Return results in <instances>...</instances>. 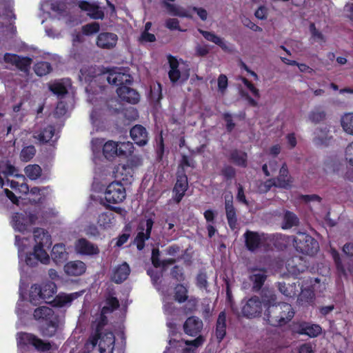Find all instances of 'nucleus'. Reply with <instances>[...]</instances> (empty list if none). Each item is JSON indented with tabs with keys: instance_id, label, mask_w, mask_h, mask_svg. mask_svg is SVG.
Here are the masks:
<instances>
[{
	"instance_id": "obj_41",
	"label": "nucleus",
	"mask_w": 353,
	"mask_h": 353,
	"mask_svg": "<svg viewBox=\"0 0 353 353\" xmlns=\"http://www.w3.org/2000/svg\"><path fill=\"white\" fill-rule=\"evenodd\" d=\"M276 295L273 290H264L262 291L261 301L265 310L270 305L276 304Z\"/></svg>"
},
{
	"instance_id": "obj_28",
	"label": "nucleus",
	"mask_w": 353,
	"mask_h": 353,
	"mask_svg": "<svg viewBox=\"0 0 353 353\" xmlns=\"http://www.w3.org/2000/svg\"><path fill=\"white\" fill-rule=\"evenodd\" d=\"M115 342L114 335L112 332L105 330L101 334L98 345L101 353H104L108 348H113Z\"/></svg>"
},
{
	"instance_id": "obj_43",
	"label": "nucleus",
	"mask_w": 353,
	"mask_h": 353,
	"mask_svg": "<svg viewBox=\"0 0 353 353\" xmlns=\"http://www.w3.org/2000/svg\"><path fill=\"white\" fill-rule=\"evenodd\" d=\"M163 7L165 8L168 13L173 16H177L180 17H188V14L184 10H183L179 6L174 4L170 3L165 0H163L161 3Z\"/></svg>"
},
{
	"instance_id": "obj_32",
	"label": "nucleus",
	"mask_w": 353,
	"mask_h": 353,
	"mask_svg": "<svg viewBox=\"0 0 353 353\" xmlns=\"http://www.w3.org/2000/svg\"><path fill=\"white\" fill-rule=\"evenodd\" d=\"M228 160L233 163L234 165L241 167L246 168L248 165V155L247 153L241 150L234 149L232 150L228 157Z\"/></svg>"
},
{
	"instance_id": "obj_56",
	"label": "nucleus",
	"mask_w": 353,
	"mask_h": 353,
	"mask_svg": "<svg viewBox=\"0 0 353 353\" xmlns=\"http://www.w3.org/2000/svg\"><path fill=\"white\" fill-rule=\"evenodd\" d=\"M326 113L324 110L316 108L309 114L310 120L314 123H318L325 119Z\"/></svg>"
},
{
	"instance_id": "obj_31",
	"label": "nucleus",
	"mask_w": 353,
	"mask_h": 353,
	"mask_svg": "<svg viewBox=\"0 0 353 353\" xmlns=\"http://www.w3.org/2000/svg\"><path fill=\"white\" fill-rule=\"evenodd\" d=\"M252 271L257 272L251 274L250 276V280L252 282L253 289L254 290H259L267 279V271L265 268H253Z\"/></svg>"
},
{
	"instance_id": "obj_48",
	"label": "nucleus",
	"mask_w": 353,
	"mask_h": 353,
	"mask_svg": "<svg viewBox=\"0 0 353 353\" xmlns=\"http://www.w3.org/2000/svg\"><path fill=\"white\" fill-rule=\"evenodd\" d=\"M278 289L282 294L287 297L292 298L296 295L297 290L295 285H287L285 282H279Z\"/></svg>"
},
{
	"instance_id": "obj_8",
	"label": "nucleus",
	"mask_w": 353,
	"mask_h": 353,
	"mask_svg": "<svg viewBox=\"0 0 353 353\" xmlns=\"http://www.w3.org/2000/svg\"><path fill=\"white\" fill-rule=\"evenodd\" d=\"M107 314L108 313L101 310L99 316L92 322V326L94 327V331L89 336L88 341L94 347L97 345L99 339L101 337V332L103 330L104 327L108 323V319L106 316Z\"/></svg>"
},
{
	"instance_id": "obj_62",
	"label": "nucleus",
	"mask_w": 353,
	"mask_h": 353,
	"mask_svg": "<svg viewBox=\"0 0 353 353\" xmlns=\"http://www.w3.org/2000/svg\"><path fill=\"white\" fill-rule=\"evenodd\" d=\"M310 30L314 40L322 42L325 41L324 35L316 28L314 23H312L310 25Z\"/></svg>"
},
{
	"instance_id": "obj_15",
	"label": "nucleus",
	"mask_w": 353,
	"mask_h": 353,
	"mask_svg": "<svg viewBox=\"0 0 353 353\" xmlns=\"http://www.w3.org/2000/svg\"><path fill=\"white\" fill-rule=\"evenodd\" d=\"M75 250L82 255L92 256L99 253L98 246L85 238L78 239L75 243Z\"/></svg>"
},
{
	"instance_id": "obj_11",
	"label": "nucleus",
	"mask_w": 353,
	"mask_h": 353,
	"mask_svg": "<svg viewBox=\"0 0 353 353\" xmlns=\"http://www.w3.org/2000/svg\"><path fill=\"white\" fill-rule=\"evenodd\" d=\"M106 73H101L96 65H84L80 70V78L90 85L93 81L105 79Z\"/></svg>"
},
{
	"instance_id": "obj_4",
	"label": "nucleus",
	"mask_w": 353,
	"mask_h": 353,
	"mask_svg": "<svg viewBox=\"0 0 353 353\" xmlns=\"http://www.w3.org/2000/svg\"><path fill=\"white\" fill-rule=\"evenodd\" d=\"M125 198L126 190L121 182L113 181L107 186L105 192V199L108 203H120Z\"/></svg>"
},
{
	"instance_id": "obj_44",
	"label": "nucleus",
	"mask_w": 353,
	"mask_h": 353,
	"mask_svg": "<svg viewBox=\"0 0 353 353\" xmlns=\"http://www.w3.org/2000/svg\"><path fill=\"white\" fill-rule=\"evenodd\" d=\"M55 129L53 125H48L40 131L36 138L41 143H46L49 142L53 137Z\"/></svg>"
},
{
	"instance_id": "obj_50",
	"label": "nucleus",
	"mask_w": 353,
	"mask_h": 353,
	"mask_svg": "<svg viewBox=\"0 0 353 353\" xmlns=\"http://www.w3.org/2000/svg\"><path fill=\"white\" fill-rule=\"evenodd\" d=\"M114 219V214L110 212H103L99 215L97 223L103 228H110Z\"/></svg>"
},
{
	"instance_id": "obj_23",
	"label": "nucleus",
	"mask_w": 353,
	"mask_h": 353,
	"mask_svg": "<svg viewBox=\"0 0 353 353\" xmlns=\"http://www.w3.org/2000/svg\"><path fill=\"white\" fill-rule=\"evenodd\" d=\"M34 240L36 243L34 248L44 249L51 244V237L48 232L43 228H37L33 231Z\"/></svg>"
},
{
	"instance_id": "obj_59",
	"label": "nucleus",
	"mask_w": 353,
	"mask_h": 353,
	"mask_svg": "<svg viewBox=\"0 0 353 353\" xmlns=\"http://www.w3.org/2000/svg\"><path fill=\"white\" fill-rule=\"evenodd\" d=\"M221 174L226 181H231L236 176V170L230 165H225L221 170Z\"/></svg>"
},
{
	"instance_id": "obj_27",
	"label": "nucleus",
	"mask_w": 353,
	"mask_h": 353,
	"mask_svg": "<svg viewBox=\"0 0 353 353\" xmlns=\"http://www.w3.org/2000/svg\"><path fill=\"white\" fill-rule=\"evenodd\" d=\"M277 182V188L290 189L292 186V177L289 175L288 168L285 163H284L279 170V176L275 178Z\"/></svg>"
},
{
	"instance_id": "obj_16",
	"label": "nucleus",
	"mask_w": 353,
	"mask_h": 353,
	"mask_svg": "<svg viewBox=\"0 0 353 353\" xmlns=\"http://www.w3.org/2000/svg\"><path fill=\"white\" fill-rule=\"evenodd\" d=\"M130 134L134 143L139 146H144L148 142V132L146 128L140 124L134 125L130 129Z\"/></svg>"
},
{
	"instance_id": "obj_37",
	"label": "nucleus",
	"mask_w": 353,
	"mask_h": 353,
	"mask_svg": "<svg viewBox=\"0 0 353 353\" xmlns=\"http://www.w3.org/2000/svg\"><path fill=\"white\" fill-rule=\"evenodd\" d=\"M41 292V301L48 300L53 297L57 293V285L52 281H48L40 285Z\"/></svg>"
},
{
	"instance_id": "obj_18",
	"label": "nucleus",
	"mask_w": 353,
	"mask_h": 353,
	"mask_svg": "<svg viewBox=\"0 0 353 353\" xmlns=\"http://www.w3.org/2000/svg\"><path fill=\"white\" fill-rule=\"evenodd\" d=\"M78 6L81 10L87 12L88 15L93 19H102L104 17L103 12L94 3L82 0L79 2Z\"/></svg>"
},
{
	"instance_id": "obj_6",
	"label": "nucleus",
	"mask_w": 353,
	"mask_h": 353,
	"mask_svg": "<svg viewBox=\"0 0 353 353\" xmlns=\"http://www.w3.org/2000/svg\"><path fill=\"white\" fill-rule=\"evenodd\" d=\"M37 219V215L30 212H15L12 216L14 228L21 232H24L28 227L35 224Z\"/></svg>"
},
{
	"instance_id": "obj_20",
	"label": "nucleus",
	"mask_w": 353,
	"mask_h": 353,
	"mask_svg": "<svg viewBox=\"0 0 353 353\" xmlns=\"http://www.w3.org/2000/svg\"><path fill=\"white\" fill-rule=\"evenodd\" d=\"M225 209L229 227L232 230L236 229L237 227V216L236 209L233 205V196L232 195L229 198H225Z\"/></svg>"
},
{
	"instance_id": "obj_40",
	"label": "nucleus",
	"mask_w": 353,
	"mask_h": 353,
	"mask_svg": "<svg viewBox=\"0 0 353 353\" xmlns=\"http://www.w3.org/2000/svg\"><path fill=\"white\" fill-rule=\"evenodd\" d=\"M299 219L298 216L292 212L286 210L283 215L281 228L283 230H288L294 226L298 225Z\"/></svg>"
},
{
	"instance_id": "obj_46",
	"label": "nucleus",
	"mask_w": 353,
	"mask_h": 353,
	"mask_svg": "<svg viewBox=\"0 0 353 353\" xmlns=\"http://www.w3.org/2000/svg\"><path fill=\"white\" fill-rule=\"evenodd\" d=\"M188 290L183 284H177L174 288V298L179 303H183L188 300Z\"/></svg>"
},
{
	"instance_id": "obj_13",
	"label": "nucleus",
	"mask_w": 353,
	"mask_h": 353,
	"mask_svg": "<svg viewBox=\"0 0 353 353\" xmlns=\"http://www.w3.org/2000/svg\"><path fill=\"white\" fill-rule=\"evenodd\" d=\"M50 261L49 256L45 249L34 248L32 252L26 254L25 261L27 265L35 267L40 261L43 264H47Z\"/></svg>"
},
{
	"instance_id": "obj_26",
	"label": "nucleus",
	"mask_w": 353,
	"mask_h": 353,
	"mask_svg": "<svg viewBox=\"0 0 353 353\" xmlns=\"http://www.w3.org/2000/svg\"><path fill=\"white\" fill-rule=\"evenodd\" d=\"M226 313L225 311H221L219 314L215 327V336L219 343L225 338L226 335Z\"/></svg>"
},
{
	"instance_id": "obj_5",
	"label": "nucleus",
	"mask_w": 353,
	"mask_h": 353,
	"mask_svg": "<svg viewBox=\"0 0 353 353\" xmlns=\"http://www.w3.org/2000/svg\"><path fill=\"white\" fill-rule=\"evenodd\" d=\"M292 331L299 335L307 336L310 338H316L322 334L323 329L319 324L308 321H300L292 324Z\"/></svg>"
},
{
	"instance_id": "obj_7",
	"label": "nucleus",
	"mask_w": 353,
	"mask_h": 353,
	"mask_svg": "<svg viewBox=\"0 0 353 353\" xmlns=\"http://www.w3.org/2000/svg\"><path fill=\"white\" fill-rule=\"evenodd\" d=\"M4 61L7 63H10L20 71L24 73L30 72V66L32 63V59L29 57H21L17 54L6 52L3 56Z\"/></svg>"
},
{
	"instance_id": "obj_1",
	"label": "nucleus",
	"mask_w": 353,
	"mask_h": 353,
	"mask_svg": "<svg viewBox=\"0 0 353 353\" xmlns=\"http://www.w3.org/2000/svg\"><path fill=\"white\" fill-rule=\"evenodd\" d=\"M294 316V310L292 306L285 302L270 305L264 312V320L274 327L285 325Z\"/></svg>"
},
{
	"instance_id": "obj_34",
	"label": "nucleus",
	"mask_w": 353,
	"mask_h": 353,
	"mask_svg": "<svg viewBox=\"0 0 353 353\" xmlns=\"http://www.w3.org/2000/svg\"><path fill=\"white\" fill-rule=\"evenodd\" d=\"M33 316L36 320L44 322L57 317L54 314L53 310L47 306H41L36 308L34 311Z\"/></svg>"
},
{
	"instance_id": "obj_12",
	"label": "nucleus",
	"mask_w": 353,
	"mask_h": 353,
	"mask_svg": "<svg viewBox=\"0 0 353 353\" xmlns=\"http://www.w3.org/2000/svg\"><path fill=\"white\" fill-rule=\"evenodd\" d=\"M108 83L118 86H128L132 83L133 79L129 74L110 70L106 74L105 77Z\"/></svg>"
},
{
	"instance_id": "obj_14",
	"label": "nucleus",
	"mask_w": 353,
	"mask_h": 353,
	"mask_svg": "<svg viewBox=\"0 0 353 353\" xmlns=\"http://www.w3.org/2000/svg\"><path fill=\"white\" fill-rule=\"evenodd\" d=\"M203 327V321L197 316L188 317L183 323L184 332L190 336H196L201 332Z\"/></svg>"
},
{
	"instance_id": "obj_21",
	"label": "nucleus",
	"mask_w": 353,
	"mask_h": 353,
	"mask_svg": "<svg viewBox=\"0 0 353 353\" xmlns=\"http://www.w3.org/2000/svg\"><path fill=\"white\" fill-rule=\"evenodd\" d=\"M286 268L290 274L297 277L300 273L303 272L307 267L304 264L301 257H292L286 263Z\"/></svg>"
},
{
	"instance_id": "obj_30",
	"label": "nucleus",
	"mask_w": 353,
	"mask_h": 353,
	"mask_svg": "<svg viewBox=\"0 0 353 353\" xmlns=\"http://www.w3.org/2000/svg\"><path fill=\"white\" fill-rule=\"evenodd\" d=\"M65 273L70 276H80L85 273L86 265L81 261H74L67 263L64 266Z\"/></svg>"
},
{
	"instance_id": "obj_51",
	"label": "nucleus",
	"mask_w": 353,
	"mask_h": 353,
	"mask_svg": "<svg viewBox=\"0 0 353 353\" xmlns=\"http://www.w3.org/2000/svg\"><path fill=\"white\" fill-rule=\"evenodd\" d=\"M341 125L345 132L353 135V112L345 114L342 117Z\"/></svg>"
},
{
	"instance_id": "obj_53",
	"label": "nucleus",
	"mask_w": 353,
	"mask_h": 353,
	"mask_svg": "<svg viewBox=\"0 0 353 353\" xmlns=\"http://www.w3.org/2000/svg\"><path fill=\"white\" fill-rule=\"evenodd\" d=\"M119 307V301L115 296H109L105 299V305H104L101 310L103 311L111 313L113 311L118 309Z\"/></svg>"
},
{
	"instance_id": "obj_61",
	"label": "nucleus",
	"mask_w": 353,
	"mask_h": 353,
	"mask_svg": "<svg viewBox=\"0 0 353 353\" xmlns=\"http://www.w3.org/2000/svg\"><path fill=\"white\" fill-rule=\"evenodd\" d=\"M170 274L177 281L181 282L185 280L183 269L179 265H174L171 270Z\"/></svg>"
},
{
	"instance_id": "obj_3",
	"label": "nucleus",
	"mask_w": 353,
	"mask_h": 353,
	"mask_svg": "<svg viewBox=\"0 0 353 353\" xmlns=\"http://www.w3.org/2000/svg\"><path fill=\"white\" fill-rule=\"evenodd\" d=\"M17 344L21 347L32 346L37 350L41 352L49 351L52 349L50 342L44 341L32 333L19 332L17 334Z\"/></svg>"
},
{
	"instance_id": "obj_47",
	"label": "nucleus",
	"mask_w": 353,
	"mask_h": 353,
	"mask_svg": "<svg viewBox=\"0 0 353 353\" xmlns=\"http://www.w3.org/2000/svg\"><path fill=\"white\" fill-rule=\"evenodd\" d=\"M52 70L51 64L47 61H39L34 65V71L35 74L39 77L49 74Z\"/></svg>"
},
{
	"instance_id": "obj_42",
	"label": "nucleus",
	"mask_w": 353,
	"mask_h": 353,
	"mask_svg": "<svg viewBox=\"0 0 353 353\" xmlns=\"http://www.w3.org/2000/svg\"><path fill=\"white\" fill-rule=\"evenodd\" d=\"M103 154L107 159L118 156V143L113 141L105 142L103 146Z\"/></svg>"
},
{
	"instance_id": "obj_19",
	"label": "nucleus",
	"mask_w": 353,
	"mask_h": 353,
	"mask_svg": "<svg viewBox=\"0 0 353 353\" xmlns=\"http://www.w3.org/2000/svg\"><path fill=\"white\" fill-rule=\"evenodd\" d=\"M118 37L112 32H101L97 39L98 47L103 49H112L117 45Z\"/></svg>"
},
{
	"instance_id": "obj_63",
	"label": "nucleus",
	"mask_w": 353,
	"mask_h": 353,
	"mask_svg": "<svg viewBox=\"0 0 353 353\" xmlns=\"http://www.w3.org/2000/svg\"><path fill=\"white\" fill-rule=\"evenodd\" d=\"M223 119L226 123L225 128H226L227 132H231L234 130V128H235V125H236L232 120V114L228 112H225L223 114Z\"/></svg>"
},
{
	"instance_id": "obj_45",
	"label": "nucleus",
	"mask_w": 353,
	"mask_h": 353,
	"mask_svg": "<svg viewBox=\"0 0 353 353\" xmlns=\"http://www.w3.org/2000/svg\"><path fill=\"white\" fill-rule=\"evenodd\" d=\"M24 172L30 180L35 181L41 176L42 169L37 164L28 165L25 168Z\"/></svg>"
},
{
	"instance_id": "obj_2",
	"label": "nucleus",
	"mask_w": 353,
	"mask_h": 353,
	"mask_svg": "<svg viewBox=\"0 0 353 353\" xmlns=\"http://www.w3.org/2000/svg\"><path fill=\"white\" fill-rule=\"evenodd\" d=\"M293 245L296 250L303 254L312 256L319 250L318 241L305 232H298L293 239Z\"/></svg>"
},
{
	"instance_id": "obj_35",
	"label": "nucleus",
	"mask_w": 353,
	"mask_h": 353,
	"mask_svg": "<svg viewBox=\"0 0 353 353\" xmlns=\"http://www.w3.org/2000/svg\"><path fill=\"white\" fill-rule=\"evenodd\" d=\"M68 253L66 252L65 245L63 243L55 244L51 252L52 260L57 263H63L68 259Z\"/></svg>"
},
{
	"instance_id": "obj_64",
	"label": "nucleus",
	"mask_w": 353,
	"mask_h": 353,
	"mask_svg": "<svg viewBox=\"0 0 353 353\" xmlns=\"http://www.w3.org/2000/svg\"><path fill=\"white\" fill-rule=\"evenodd\" d=\"M345 156V160L353 166V141L346 147Z\"/></svg>"
},
{
	"instance_id": "obj_25",
	"label": "nucleus",
	"mask_w": 353,
	"mask_h": 353,
	"mask_svg": "<svg viewBox=\"0 0 353 353\" xmlns=\"http://www.w3.org/2000/svg\"><path fill=\"white\" fill-rule=\"evenodd\" d=\"M130 273V266L126 262H124L115 268L111 279L115 283L120 284L128 279Z\"/></svg>"
},
{
	"instance_id": "obj_60",
	"label": "nucleus",
	"mask_w": 353,
	"mask_h": 353,
	"mask_svg": "<svg viewBox=\"0 0 353 353\" xmlns=\"http://www.w3.org/2000/svg\"><path fill=\"white\" fill-rule=\"evenodd\" d=\"M100 26L97 22L88 23L82 27V32L85 35H91L99 31Z\"/></svg>"
},
{
	"instance_id": "obj_17",
	"label": "nucleus",
	"mask_w": 353,
	"mask_h": 353,
	"mask_svg": "<svg viewBox=\"0 0 353 353\" xmlns=\"http://www.w3.org/2000/svg\"><path fill=\"white\" fill-rule=\"evenodd\" d=\"M117 93L121 101L131 104H136L139 101L140 95L134 90L128 86H121L117 89Z\"/></svg>"
},
{
	"instance_id": "obj_58",
	"label": "nucleus",
	"mask_w": 353,
	"mask_h": 353,
	"mask_svg": "<svg viewBox=\"0 0 353 353\" xmlns=\"http://www.w3.org/2000/svg\"><path fill=\"white\" fill-rule=\"evenodd\" d=\"M164 313L172 317L173 320L174 317L179 315L180 310L173 303H167L163 306Z\"/></svg>"
},
{
	"instance_id": "obj_33",
	"label": "nucleus",
	"mask_w": 353,
	"mask_h": 353,
	"mask_svg": "<svg viewBox=\"0 0 353 353\" xmlns=\"http://www.w3.org/2000/svg\"><path fill=\"white\" fill-rule=\"evenodd\" d=\"M58 318L47 321L39 327L41 334L44 337H52L55 335L58 329Z\"/></svg>"
},
{
	"instance_id": "obj_55",
	"label": "nucleus",
	"mask_w": 353,
	"mask_h": 353,
	"mask_svg": "<svg viewBox=\"0 0 353 353\" xmlns=\"http://www.w3.org/2000/svg\"><path fill=\"white\" fill-rule=\"evenodd\" d=\"M36 149L33 145H28L23 148L20 153V158L23 161H30L35 155Z\"/></svg>"
},
{
	"instance_id": "obj_52",
	"label": "nucleus",
	"mask_w": 353,
	"mask_h": 353,
	"mask_svg": "<svg viewBox=\"0 0 353 353\" xmlns=\"http://www.w3.org/2000/svg\"><path fill=\"white\" fill-rule=\"evenodd\" d=\"M134 150L133 144L130 142H120L118 143V156L127 157L130 155Z\"/></svg>"
},
{
	"instance_id": "obj_38",
	"label": "nucleus",
	"mask_w": 353,
	"mask_h": 353,
	"mask_svg": "<svg viewBox=\"0 0 353 353\" xmlns=\"http://www.w3.org/2000/svg\"><path fill=\"white\" fill-rule=\"evenodd\" d=\"M77 297V293L72 294H59L52 300V305L54 307H61L66 305Z\"/></svg>"
},
{
	"instance_id": "obj_54",
	"label": "nucleus",
	"mask_w": 353,
	"mask_h": 353,
	"mask_svg": "<svg viewBox=\"0 0 353 353\" xmlns=\"http://www.w3.org/2000/svg\"><path fill=\"white\" fill-rule=\"evenodd\" d=\"M332 255L339 273L344 276H347V272L343 265L339 253L336 250H333L332 251Z\"/></svg>"
},
{
	"instance_id": "obj_10",
	"label": "nucleus",
	"mask_w": 353,
	"mask_h": 353,
	"mask_svg": "<svg viewBox=\"0 0 353 353\" xmlns=\"http://www.w3.org/2000/svg\"><path fill=\"white\" fill-rule=\"evenodd\" d=\"M263 310V305L261 299L254 296L249 299L243 305L241 313L243 316L248 319L259 316Z\"/></svg>"
},
{
	"instance_id": "obj_49",
	"label": "nucleus",
	"mask_w": 353,
	"mask_h": 353,
	"mask_svg": "<svg viewBox=\"0 0 353 353\" xmlns=\"http://www.w3.org/2000/svg\"><path fill=\"white\" fill-rule=\"evenodd\" d=\"M41 290L40 285H32L29 294L30 302L32 304L37 305L42 301Z\"/></svg>"
},
{
	"instance_id": "obj_39",
	"label": "nucleus",
	"mask_w": 353,
	"mask_h": 353,
	"mask_svg": "<svg viewBox=\"0 0 353 353\" xmlns=\"http://www.w3.org/2000/svg\"><path fill=\"white\" fill-rule=\"evenodd\" d=\"M169 64H170V71L168 72V77L170 81L172 83H176L180 77H181V72L179 70V63L177 59L172 57H169Z\"/></svg>"
},
{
	"instance_id": "obj_24",
	"label": "nucleus",
	"mask_w": 353,
	"mask_h": 353,
	"mask_svg": "<svg viewBox=\"0 0 353 353\" xmlns=\"http://www.w3.org/2000/svg\"><path fill=\"white\" fill-rule=\"evenodd\" d=\"M154 221L151 218L146 219L145 232H139L135 237V243L138 250H142L145 247V241L148 240L151 235Z\"/></svg>"
},
{
	"instance_id": "obj_22",
	"label": "nucleus",
	"mask_w": 353,
	"mask_h": 353,
	"mask_svg": "<svg viewBox=\"0 0 353 353\" xmlns=\"http://www.w3.org/2000/svg\"><path fill=\"white\" fill-rule=\"evenodd\" d=\"M243 236L245 239V245L249 251L254 252L260 248L261 239L257 232L248 230L244 233Z\"/></svg>"
},
{
	"instance_id": "obj_9",
	"label": "nucleus",
	"mask_w": 353,
	"mask_h": 353,
	"mask_svg": "<svg viewBox=\"0 0 353 353\" xmlns=\"http://www.w3.org/2000/svg\"><path fill=\"white\" fill-rule=\"evenodd\" d=\"M188 188V176L185 171H179L176 174V181L172 190V199L176 203H179Z\"/></svg>"
},
{
	"instance_id": "obj_29",
	"label": "nucleus",
	"mask_w": 353,
	"mask_h": 353,
	"mask_svg": "<svg viewBox=\"0 0 353 353\" xmlns=\"http://www.w3.org/2000/svg\"><path fill=\"white\" fill-rule=\"evenodd\" d=\"M315 294L312 286L301 288L297 301L301 306L312 305L314 303Z\"/></svg>"
},
{
	"instance_id": "obj_57",
	"label": "nucleus",
	"mask_w": 353,
	"mask_h": 353,
	"mask_svg": "<svg viewBox=\"0 0 353 353\" xmlns=\"http://www.w3.org/2000/svg\"><path fill=\"white\" fill-rule=\"evenodd\" d=\"M49 89L59 97H63L68 93L66 87L61 83H54L49 86Z\"/></svg>"
},
{
	"instance_id": "obj_36",
	"label": "nucleus",
	"mask_w": 353,
	"mask_h": 353,
	"mask_svg": "<svg viewBox=\"0 0 353 353\" xmlns=\"http://www.w3.org/2000/svg\"><path fill=\"white\" fill-rule=\"evenodd\" d=\"M199 32L200 34L203 35V37L207 41L215 43L216 45L219 46L223 51H230L228 46H227L224 39L215 34L213 32H209L201 29H199Z\"/></svg>"
}]
</instances>
